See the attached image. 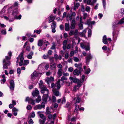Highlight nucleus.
Returning a JSON list of instances; mask_svg holds the SVG:
<instances>
[{
  "mask_svg": "<svg viewBox=\"0 0 124 124\" xmlns=\"http://www.w3.org/2000/svg\"><path fill=\"white\" fill-rule=\"evenodd\" d=\"M12 110L13 112H18V109L14 107L13 108Z\"/></svg>",
  "mask_w": 124,
  "mask_h": 124,
  "instance_id": "nucleus-64",
  "label": "nucleus"
},
{
  "mask_svg": "<svg viewBox=\"0 0 124 124\" xmlns=\"http://www.w3.org/2000/svg\"><path fill=\"white\" fill-rule=\"evenodd\" d=\"M79 34L80 36L81 37H85V34H84L82 32H80Z\"/></svg>",
  "mask_w": 124,
  "mask_h": 124,
  "instance_id": "nucleus-52",
  "label": "nucleus"
},
{
  "mask_svg": "<svg viewBox=\"0 0 124 124\" xmlns=\"http://www.w3.org/2000/svg\"><path fill=\"white\" fill-rule=\"evenodd\" d=\"M80 45L82 49H85L86 51L89 50V45L88 43H81Z\"/></svg>",
  "mask_w": 124,
  "mask_h": 124,
  "instance_id": "nucleus-6",
  "label": "nucleus"
},
{
  "mask_svg": "<svg viewBox=\"0 0 124 124\" xmlns=\"http://www.w3.org/2000/svg\"><path fill=\"white\" fill-rule=\"evenodd\" d=\"M107 40L106 36L104 35L102 39L103 43L105 44H107L108 42L107 41Z\"/></svg>",
  "mask_w": 124,
  "mask_h": 124,
  "instance_id": "nucleus-22",
  "label": "nucleus"
},
{
  "mask_svg": "<svg viewBox=\"0 0 124 124\" xmlns=\"http://www.w3.org/2000/svg\"><path fill=\"white\" fill-rule=\"evenodd\" d=\"M17 74H20L21 73V69L20 68H18L17 69Z\"/></svg>",
  "mask_w": 124,
  "mask_h": 124,
  "instance_id": "nucleus-55",
  "label": "nucleus"
},
{
  "mask_svg": "<svg viewBox=\"0 0 124 124\" xmlns=\"http://www.w3.org/2000/svg\"><path fill=\"white\" fill-rule=\"evenodd\" d=\"M55 43L54 42H53L52 43V46L51 49L54 50L55 49Z\"/></svg>",
  "mask_w": 124,
  "mask_h": 124,
  "instance_id": "nucleus-31",
  "label": "nucleus"
},
{
  "mask_svg": "<svg viewBox=\"0 0 124 124\" xmlns=\"http://www.w3.org/2000/svg\"><path fill=\"white\" fill-rule=\"evenodd\" d=\"M41 92L42 93H44V94L46 95H48L49 91L46 87L45 88L41 90Z\"/></svg>",
  "mask_w": 124,
  "mask_h": 124,
  "instance_id": "nucleus-13",
  "label": "nucleus"
},
{
  "mask_svg": "<svg viewBox=\"0 0 124 124\" xmlns=\"http://www.w3.org/2000/svg\"><path fill=\"white\" fill-rule=\"evenodd\" d=\"M88 16L87 14L86 13H84L83 14V19H86Z\"/></svg>",
  "mask_w": 124,
  "mask_h": 124,
  "instance_id": "nucleus-54",
  "label": "nucleus"
},
{
  "mask_svg": "<svg viewBox=\"0 0 124 124\" xmlns=\"http://www.w3.org/2000/svg\"><path fill=\"white\" fill-rule=\"evenodd\" d=\"M74 100H76V103H79L80 100V98L79 97V96L78 95H77V97L74 98Z\"/></svg>",
  "mask_w": 124,
  "mask_h": 124,
  "instance_id": "nucleus-20",
  "label": "nucleus"
},
{
  "mask_svg": "<svg viewBox=\"0 0 124 124\" xmlns=\"http://www.w3.org/2000/svg\"><path fill=\"white\" fill-rule=\"evenodd\" d=\"M80 6V4L79 3H75L74 6V7H76L77 8H78V7Z\"/></svg>",
  "mask_w": 124,
  "mask_h": 124,
  "instance_id": "nucleus-43",
  "label": "nucleus"
},
{
  "mask_svg": "<svg viewBox=\"0 0 124 124\" xmlns=\"http://www.w3.org/2000/svg\"><path fill=\"white\" fill-rule=\"evenodd\" d=\"M92 0H87V3L88 5H93V3L91 1Z\"/></svg>",
  "mask_w": 124,
  "mask_h": 124,
  "instance_id": "nucleus-33",
  "label": "nucleus"
},
{
  "mask_svg": "<svg viewBox=\"0 0 124 124\" xmlns=\"http://www.w3.org/2000/svg\"><path fill=\"white\" fill-rule=\"evenodd\" d=\"M49 55L48 54H47L46 55L45 54H44L43 56V58L44 59H47Z\"/></svg>",
  "mask_w": 124,
  "mask_h": 124,
  "instance_id": "nucleus-45",
  "label": "nucleus"
},
{
  "mask_svg": "<svg viewBox=\"0 0 124 124\" xmlns=\"http://www.w3.org/2000/svg\"><path fill=\"white\" fill-rule=\"evenodd\" d=\"M69 79L70 80L72 81L74 83H76L78 80L79 79L76 78H74L72 77H70L69 78Z\"/></svg>",
  "mask_w": 124,
  "mask_h": 124,
  "instance_id": "nucleus-16",
  "label": "nucleus"
},
{
  "mask_svg": "<svg viewBox=\"0 0 124 124\" xmlns=\"http://www.w3.org/2000/svg\"><path fill=\"white\" fill-rule=\"evenodd\" d=\"M54 80V78L52 77H51L50 78L48 77L46 78L45 81L47 82V84H49V83L51 82Z\"/></svg>",
  "mask_w": 124,
  "mask_h": 124,
  "instance_id": "nucleus-11",
  "label": "nucleus"
},
{
  "mask_svg": "<svg viewBox=\"0 0 124 124\" xmlns=\"http://www.w3.org/2000/svg\"><path fill=\"white\" fill-rule=\"evenodd\" d=\"M1 33L3 35H5L6 34V30H2L1 31Z\"/></svg>",
  "mask_w": 124,
  "mask_h": 124,
  "instance_id": "nucleus-46",
  "label": "nucleus"
},
{
  "mask_svg": "<svg viewBox=\"0 0 124 124\" xmlns=\"http://www.w3.org/2000/svg\"><path fill=\"white\" fill-rule=\"evenodd\" d=\"M91 71V70L89 68L87 69L86 71L85 72V74H88Z\"/></svg>",
  "mask_w": 124,
  "mask_h": 124,
  "instance_id": "nucleus-50",
  "label": "nucleus"
},
{
  "mask_svg": "<svg viewBox=\"0 0 124 124\" xmlns=\"http://www.w3.org/2000/svg\"><path fill=\"white\" fill-rule=\"evenodd\" d=\"M49 60L50 61L51 63H54V60L53 57H51L49 58Z\"/></svg>",
  "mask_w": 124,
  "mask_h": 124,
  "instance_id": "nucleus-53",
  "label": "nucleus"
},
{
  "mask_svg": "<svg viewBox=\"0 0 124 124\" xmlns=\"http://www.w3.org/2000/svg\"><path fill=\"white\" fill-rule=\"evenodd\" d=\"M69 19L70 20H72V19H75V17H73V16H72L71 15H69Z\"/></svg>",
  "mask_w": 124,
  "mask_h": 124,
  "instance_id": "nucleus-49",
  "label": "nucleus"
},
{
  "mask_svg": "<svg viewBox=\"0 0 124 124\" xmlns=\"http://www.w3.org/2000/svg\"><path fill=\"white\" fill-rule=\"evenodd\" d=\"M48 95L44 94L42 98V100L43 101L46 102L48 98Z\"/></svg>",
  "mask_w": 124,
  "mask_h": 124,
  "instance_id": "nucleus-27",
  "label": "nucleus"
},
{
  "mask_svg": "<svg viewBox=\"0 0 124 124\" xmlns=\"http://www.w3.org/2000/svg\"><path fill=\"white\" fill-rule=\"evenodd\" d=\"M81 11L83 12H84L85 10L84 6L83 5L81 6Z\"/></svg>",
  "mask_w": 124,
  "mask_h": 124,
  "instance_id": "nucleus-60",
  "label": "nucleus"
},
{
  "mask_svg": "<svg viewBox=\"0 0 124 124\" xmlns=\"http://www.w3.org/2000/svg\"><path fill=\"white\" fill-rule=\"evenodd\" d=\"M23 51H22L19 55L18 57H17V60L16 62L17 63L18 62V59H20V62H19V65L20 66H21L23 65L24 66L27 65L29 63V61L28 60H24L23 62V60L24 59V58L23 56Z\"/></svg>",
  "mask_w": 124,
  "mask_h": 124,
  "instance_id": "nucleus-1",
  "label": "nucleus"
},
{
  "mask_svg": "<svg viewBox=\"0 0 124 124\" xmlns=\"http://www.w3.org/2000/svg\"><path fill=\"white\" fill-rule=\"evenodd\" d=\"M31 102H31V104L32 105H34L35 104V100H33L32 99H31Z\"/></svg>",
  "mask_w": 124,
  "mask_h": 124,
  "instance_id": "nucleus-48",
  "label": "nucleus"
},
{
  "mask_svg": "<svg viewBox=\"0 0 124 124\" xmlns=\"http://www.w3.org/2000/svg\"><path fill=\"white\" fill-rule=\"evenodd\" d=\"M31 117H34L35 116V113L34 112H32L31 114Z\"/></svg>",
  "mask_w": 124,
  "mask_h": 124,
  "instance_id": "nucleus-58",
  "label": "nucleus"
},
{
  "mask_svg": "<svg viewBox=\"0 0 124 124\" xmlns=\"http://www.w3.org/2000/svg\"><path fill=\"white\" fill-rule=\"evenodd\" d=\"M51 27L52 28L56 27V23L54 21L51 24Z\"/></svg>",
  "mask_w": 124,
  "mask_h": 124,
  "instance_id": "nucleus-30",
  "label": "nucleus"
},
{
  "mask_svg": "<svg viewBox=\"0 0 124 124\" xmlns=\"http://www.w3.org/2000/svg\"><path fill=\"white\" fill-rule=\"evenodd\" d=\"M39 87L41 89V90L46 87V86L44 85L43 83L41 80L40 81V82L39 83Z\"/></svg>",
  "mask_w": 124,
  "mask_h": 124,
  "instance_id": "nucleus-15",
  "label": "nucleus"
},
{
  "mask_svg": "<svg viewBox=\"0 0 124 124\" xmlns=\"http://www.w3.org/2000/svg\"><path fill=\"white\" fill-rule=\"evenodd\" d=\"M79 88L76 85H75L73 88V90L75 92L77 91Z\"/></svg>",
  "mask_w": 124,
  "mask_h": 124,
  "instance_id": "nucleus-39",
  "label": "nucleus"
},
{
  "mask_svg": "<svg viewBox=\"0 0 124 124\" xmlns=\"http://www.w3.org/2000/svg\"><path fill=\"white\" fill-rule=\"evenodd\" d=\"M79 28L80 30H82L83 29V23H79L78 24Z\"/></svg>",
  "mask_w": 124,
  "mask_h": 124,
  "instance_id": "nucleus-35",
  "label": "nucleus"
},
{
  "mask_svg": "<svg viewBox=\"0 0 124 124\" xmlns=\"http://www.w3.org/2000/svg\"><path fill=\"white\" fill-rule=\"evenodd\" d=\"M92 57L90 54H87V56L86 58V62L87 64H88L90 60L92 59Z\"/></svg>",
  "mask_w": 124,
  "mask_h": 124,
  "instance_id": "nucleus-14",
  "label": "nucleus"
},
{
  "mask_svg": "<svg viewBox=\"0 0 124 124\" xmlns=\"http://www.w3.org/2000/svg\"><path fill=\"white\" fill-rule=\"evenodd\" d=\"M74 60L76 62H78L79 61V59L77 57H74L73 58Z\"/></svg>",
  "mask_w": 124,
  "mask_h": 124,
  "instance_id": "nucleus-51",
  "label": "nucleus"
},
{
  "mask_svg": "<svg viewBox=\"0 0 124 124\" xmlns=\"http://www.w3.org/2000/svg\"><path fill=\"white\" fill-rule=\"evenodd\" d=\"M40 77V74L39 73L34 71L31 74V80L32 82H34L36 84L38 82Z\"/></svg>",
  "mask_w": 124,
  "mask_h": 124,
  "instance_id": "nucleus-4",
  "label": "nucleus"
},
{
  "mask_svg": "<svg viewBox=\"0 0 124 124\" xmlns=\"http://www.w3.org/2000/svg\"><path fill=\"white\" fill-rule=\"evenodd\" d=\"M73 68L70 67L68 69V70L70 72H72L73 71Z\"/></svg>",
  "mask_w": 124,
  "mask_h": 124,
  "instance_id": "nucleus-57",
  "label": "nucleus"
},
{
  "mask_svg": "<svg viewBox=\"0 0 124 124\" xmlns=\"http://www.w3.org/2000/svg\"><path fill=\"white\" fill-rule=\"evenodd\" d=\"M54 17L52 15H51L49 16L48 17L49 23H50L52 22H53V21L54 20Z\"/></svg>",
  "mask_w": 124,
  "mask_h": 124,
  "instance_id": "nucleus-19",
  "label": "nucleus"
},
{
  "mask_svg": "<svg viewBox=\"0 0 124 124\" xmlns=\"http://www.w3.org/2000/svg\"><path fill=\"white\" fill-rule=\"evenodd\" d=\"M33 54V52L32 51L30 52L29 54L27 56V58L29 59H31L32 58V56Z\"/></svg>",
  "mask_w": 124,
  "mask_h": 124,
  "instance_id": "nucleus-26",
  "label": "nucleus"
},
{
  "mask_svg": "<svg viewBox=\"0 0 124 124\" xmlns=\"http://www.w3.org/2000/svg\"><path fill=\"white\" fill-rule=\"evenodd\" d=\"M60 79H58L57 82L55 84L54 89L55 90L58 89H59L61 87V85L60 84Z\"/></svg>",
  "mask_w": 124,
  "mask_h": 124,
  "instance_id": "nucleus-9",
  "label": "nucleus"
},
{
  "mask_svg": "<svg viewBox=\"0 0 124 124\" xmlns=\"http://www.w3.org/2000/svg\"><path fill=\"white\" fill-rule=\"evenodd\" d=\"M69 34L70 36L74 35V30H71L69 32Z\"/></svg>",
  "mask_w": 124,
  "mask_h": 124,
  "instance_id": "nucleus-42",
  "label": "nucleus"
},
{
  "mask_svg": "<svg viewBox=\"0 0 124 124\" xmlns=\"http://www.w3.org/2000/svg\"><path fill=\"white\" fill-rule=\"evenodd\" d=\"M102 3L103 7L104 8L106 6V2L105 0H102Z\"/></svg>",
  "mask_w": 124,
  "mask_h": 124,
  "instance_id": "nucleus-56",
  "label": "nucleus"
},
{
  "mask_svg": "<svg viewBox=\"0 0 124 124\" xmlns=\"http://www.w3.org/2000/svg\"><path fill=\"white\" fill-rule=\"evenodd\" d=\"M82 65L81 64L78 65V68L80 70H81V71H82L83 70L82 68Z\"/></svg>",
  "mask_w": 124,
  "mask_h": 124,
  "instance_id": "nucleus-47",
  "label": "nucleus"
},
{
  "mask_svg": "<svg viewBox=\"0 0 124 124\" xmlns=\"http://www.w3.org/2000/svg\"><path fill=\"white\" fill-rule=\"evenodd\" d=\"M90 8L89 7L87 6L85 8V10L86 11L88 12H90Z\"/></svg>",
  "mask_w": 124,
  "mask_h": 124,
  "instance_id": "nucleus-41",
  "label": "nucleus"
},
{
  "mask_svg": "<svg viewBox=\"0 0 124 124\" xmlns=\"http://www.w3.org/2000/svg\"><path fill=\"white\" fill-rule=\"evenodd\" d=\"M45 107V103L42 102L41 104H39L35 106L34 108L35 110L40 109L42 108H44Z\"/></svg>",
  "mask_w": 124,
  "mask_h": 124,
  "instance_id": "nucleus-7",
  "label": "nucleus"
},
{
  "mask_svg": "<svg viewBox=\"0 0 124 124\" xmlns=\"http://www.w3.org/2000/svg\"><path fill=\"white\" fill-rule=\"evenodd\" d=\"M74 35H77L78 32V30L77 29H76L75 30H74Z\"/></svg>",
  "mask_w": 124,
  "mask_h": 124,
  "instance_id": "nucleus-44",
  "label": "nucleus"
},
{
  "mask_svg": "<svg viewBox=\"0 0 124 124\" xmlns=\"http://www.w3.org/2000/svg\"><path fill=\"white\" fill-rule=\"evenodd\" d=\"M62 69H59L58 70L57 74L58 76L59 77L61 76L62 74Z\"/></svg>",
  "mask_w": 124,
  "mask_h": 124,
  "instance_id": "nucleus-25",
  "label": "nucleus"
},
{
  "mask_svg": "<svg viewBox=\"0 0 124 124\" xmlns=\"http://www.w3.org/2000/svg\"><path fill=\"white\" fill-rule=\"evenodd\" d=\"M56 100V98L55 96H53L52 97V101L54 102H55Z\"/></svg>",
  "mask_w": 124,
  "mask_h": 124,
  "instance_id": "nucleus-61",
  "label": "nucleus"
},
{
  "mask_svg": "<svg viewBox=\"0 0 124 124\" xmlns=\"http://www.w3.org/2000/svg\"><path fill=\"white\" fill-rule=\"evenodd\" d=\"M32 108L31 106L30 105H28L27 107V109L28 110H30Z\"/></svg>",
  "mask_w": 124,
  "mask_h": 124,
  "instance_id": "nucleus-63",
  "label": "nucleus"
},
{
  "mask_svg": "<svg viewBox=\"0 0 124 124\" xmlns=\"http://www.w3.org/2000/svg\"><path fill=\"white\" fill-rule=\"evenodd\" d=\"M56 65L55 63H51L50 65V67L52 70L53 69L56 67Z\"/></svg>",
  "mask_w": 124,
  "mask_h": 124,
  "instance_id": "nucleus-24",
  "label": "nucleus"
},
{
  "mask_svg": "<svg viewBox=\"0 0 124 124\" xmlns=\"http://www.w3.org/2000/svg\"><path fill=\"white\" fill-rule=\"evenodd\" d=\"M65 30L66 31H68L70 29V24L68 23H65Z\"/></svg>",
  "mask_w": 124,
  "mask_h": 124,
  "instance_id": "nucleus-23",
  "label": "nucleus"
},
{
  "mask_svg": "<svg viewBox=\"0 0 124 124\" xmlns=\"http://www.w3.org/2000/svg\"><path fill=\"white\" fill-rule=\"evenodd\" d=\"M0 81H1V83L2 84H4V83L6 82V80L5 79H1L0 80Z\"/></svg>",
  "mask_w": 124,
  "mask_h": 124,
  "instance_id": "nucleus-62",
  "label": "nucleus"
},
{
  "mask_svg": "<svg viewBox=\"0 0 124 124\" xmlns=\"http://www.w3.org/2000/svg\"><path fill=\"white\" fill-rule=\"evenodd\" d=\"M10 59V57H8V56H6L5 58L3 60V62L5 63L4 65L3 66V69H7L8 66L10 65V63L9 61Z\"/></svg>",
  "mask_w": 124,
  "mask_h": 124,
  "instance_id": "nucleus-5",
  "label": "nucleus"
},
{
  "mask_svg": "<svg viewBox=\"0 0 124 124\" xmlns=\"http://www.w3.org/2000/svg\"><path fill=\"white\" fill-rule=\"evenodd\" d=\"M41 100V97L40 96H39L38 98L36 100V102L39 103Z\"/></svg>",
  "mask_w": 124,
  "mask_h": 124,
  "instance_id": "nucleus-37",
  "label": "nucleus"
},
{
  "mask_svg": "<svg viewBox=\"0 0 124 124\" xmlns=\"http://www.w3.org/2000/svg\"><path fill=\"white\" fill-rule=\"evenodd\" d=\"M39 91L37 89L35 88V91L33 92L32 94L33 96H35L38 95L39 94Z\"/></svg>",
  "mask_w": 124,
  "mask_h": 124,
  "instance_id": "nucleus-18",
  "label": "nucleus"
},
{
  "mask_svg": "<svg viewBox=\"0 0 124 124\" xmlns=\"http://www.w3.org/2000/svg\"><path fill=\"white\" fill-rule=\"evenodd\" d=\"M81 71V70H78L77 69H76L73 71V73L75 75L78 76L80 74Z\"/></svg>",
  "mask_w": 124,
  "mask_h": 124,
  "instance_id": "nucleus-17",
  "label": "nucleus"
},
{
  "mask_svg": "<svg viewBox=\"0 0 124 124\" xmlns=\"http://www.w3.org/2000/svg\"><path fill=\"white\" fill-rule=\"evenodd\" d=\"M46 120V118H45L44 119H43V120L40 119L39 122L40 124H44L45 121Z\"/></svg>",
  "mask_w": 124,
  "mask_h": 124,
  "instance_id": "nucleus-29",
  "label": "nucleus"
},
{
  "mask_svg": "<svg viewBox=\"0 0 124 124\" xmlns=\"http://www.w3.org/2000/svg\"><path fill=\"white\" fill-rule=\"evenodd\" d=\"M31 98H30L28 97L26 98L25 99V101H28L29 102H31Z\"/></svg>",
  "mask_w": 124,
  "mask_h": 124,
  "instance_id": "nucleus-40",
  "label": "nucleus"
},
{
  "mask_svg": "<svg viewBox=\"0 0 124 124\" xmlns=\"http://www.w3.org/2000/svg\"><path fill=\"white\" fill-rule=\"evenodd\" d=\"M124 23V17L122 18L120 21H115L113 23V28L114 30L113 32V38H115L116 37V31L115 30L116 27L119 24H121Z\"/></svg>",
  "mask_w": 124,
  "mask_h": 124,
  "instance_id": "nucleus-3",
  "label": "nucleus"
},
{
  "mask_svg": "<svg viewBox=\"0 0 124 124\" xmlns=\"http://www.w3.org/2000/svg\"><path fill=\"white\" fill-rule=\"evenodd\" d=\"M76 25V21L75 20L73 19L71 23L70 28L71 29H74L75 28Z\"/></svg>",
  "mask_w": 124,
  "mask_h": 124,
  "instance_id": "nucleus-12",
  "label": "nucleus"
},
{
  "mask_svg": "<svg viewBox=\"0 0 124 124\" xmlns=\"http://www.w3.org/2000/svg\"><path fill=\"white\" fill-rule=\"evenodd\" d=\"M11 10L12 11V15L14 17V18L12 19V20L9 19L10 22L13 21L15 19L19 20L21 19L22 16L21 15H20L18 16L17 15L19 13V12L20 11L18 9H11Z\"/></svg>",
  "mask_w": 124,
  "mask_h": 124,
  "instance_id": "nucleus-2",
  "label": "nucleus"
},
{
  "mask_svg": "<svg viewBox=\"0 0 124 124\" xmlns=\"http://www.w3.org/2000/svg\"><path fill=\"white\" fill-rule=\"evenodd\" d=\"M45 42H46V41H44L43 40L41 39H39L38 41V46H41L43 44V43L44 42V43H45Z\"/></svg>",
  "mask_w": 124,
  "mask_h": 124,
  "instance_id": "nucleus-21",
  "label": "nucleus"
},
{
  "mask_svg": "<svg viewBox=\"0 0 124 124\" xmlns=\"http://www.w3.org/2000/svg\"><path fill=\"white\" fill-rule=\"evenodd\" d=\"M60 81H62V85H63L64 84V82L63 81L64 80L66 79L65 77L64 76H62L61 78V79H60Z\"/></svg>",
  "mask_w": 124,
  "mask_h": 124,
  "instance_id": "nucleus-36",
  "label": "nucleus"
},
{
  "mask_svg": "<svg viewBox=\"0 0 124 124\" xmlns=\"http://www.w3.org/2000/svg\"><path fill=\"white\" fill-rule=\"evenodd\" d=\"M15 87V83L14 81L13 80H11L10 82V87H9L10 90L13 91Z\"/></svg>",
  "mask_w": 124,
  "mask_h": 124,
  "instance_id": "nucleus-10",
  "label": "nucleus"
},
{
  "mask_svg": "<svg viewBox=\"0 0 124 124\" xmlns=\"http://www.w3.org/2000/svg\"><path fill=\"white\" fill-rule=\"evenodd\" d=\"M75 110L77 111L78 110V109L79 108V106L78 105L75 104Z\"/></svg>",
  "mask_w": 124,
  "mask_h": 124,
  "instance_id": "nucleus-59",
  "label": "nucleus"
},
{
  "mask_svg": "<svg viewBox=\"0 0 124 124\" xmlns=\"http://www.w3.org/2000/svg\"><path fill=\"white\" fill-rule=\"evenodd\" d=\"M92 34V31L91 29H89L88 31V37H90Z\"/></svg>",
  "mask_w": 124,
  "mask_h": 124,
  "instance_id": "nucleus-38",
  "label": "nucleus"
},
{
  "mask_svg": "<svg viewBox=\"0 0 124 124\" xmlns=\"http://www.w3.org/2000/svg\"><path fill=\"white\" fill-rule=\"evenodd\" d=\"M18 5V4L17 2H15L14 5L10 7L8 9V12H10L11 9H14L17 8V7Z\"/></svg>",
  "mask_w": 124,
  "mask_h": 124,
  "instance_id": "nucleus-8",
  "label": "nucleus"
},
{
  "mask_svg": "<svg viewBox=\"0 0 124 124\" xmlns=\"http://www.w3.org/2000/svg\"><path fill=\"white\" fill-rule=\"evenodd\" d=\"M50 112L49 110V108L47 107L46 108V115H48L50 114Z\"/></svg>",
  "mask_w": 124,
  "mask_h": 124,
  "instance_id": "nucleus-32",
  "label": "nucleus"
},
{
  "mask_svg": "<svg viewBox=\"0 0 124 124\" xmlns=\"http://www.w3.org/2000/svg\"><path fill=\"white\" fill-rule=\"evenodd\" d=\"M77 85H76L79 88L80 87L81 85V81L78 80V81L77 82Z\"/></svg>",
  "mask_w": 124,
  "mask_h": 124,
  "instance_id": "nucleus-34",
  "label": "nucleus"
},
{
  "mask_svg": "<svg viewBox=\"0 0 124 124\" xmlns=\"http://www.w3.org/2000/svg\"><path fill=\"white\" fill-rule=\"evenodd\" d=\"M54 94L56 96H58L59 95V92L57 90H54L53 91Z\"/></svg>",
  "mask_w": 124,
  "mask_h": 124,
  "instance_id": "nucleus-28",
  "label": "nucleus"
}]
</instances>
